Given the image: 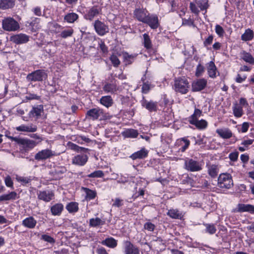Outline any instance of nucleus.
<instances>
[{"label":"nucleus","mask_w":254,"mask_h":254,"mask_svg":"<svg viewBox=\"0 0 254 254\" xmlns=\"http://www.w3.org/2000/svg\"><path fill=\"white\" fill-rule=\"evenodd\" d=\"M122 135L125 138H135L138 136V132L136 129L128 128L122 131Z\"/></svg>","instance_id":"26"},{"label":"nucleus","mask_w":254,"mask_h":254,"mask_svg":"<svg viewBox=\"0 0 254 254\" xmlns=\"http://www.w3.org/2000/svg\"><path fill=\"white\" fill-rule=\"evenodd\" d=\"M86 194V198L91 200L94 199L96 196V192L94 190H91L87 188H84Z\"/></svg>","instance_id":"46"},{"label":"nucleus","mask_w":254,"mask_h":254,"mask_svg":"<svg viewBox=\"0 0 254 254\" xmlns=\"http://www.w3.org/2000/svg\"><path fill=\"white\" fill-rule=\"evenodd\" d=\"M124 252L125 254H139V250L129 241L124 242Z\"/></svg>","instance_id":"10"},{"label":"nucleus","mask_w":254,"mask_h":254,"mask_svg":"<svg viewBox=\"0 0 254 254\" xmlns=\"http://www.w3.org/2000/svg\"><path fill=\"white\" fill-rule=\"evenodd\" d=\"M233 111L234 115L237 118L241 117L244 114L242 106L237 103H235L233 107Z\"/></svg>","instance_id":"38"},{"label":"nucleus","mask_w":254,"mask_h":254,"mask_svg":"<svg viewBox=\"0 0 254 254\" xmlns=\"http://www.w3.org/2000/svg\"><path fill=\"white\" fill-rule=\"evenodd\" d=\"M38 198L45 202H49L54 197V193L50 190H39L37 193Z\"/></svg>","instance_id":"12"},{"label":"nucleus","mask_w":254,"mask_h":254,"mask_svg":"<svg viewBox=\"0 0 254 254\" xmlns=\"http://www.w3.org/2000/svg\"><path fill=\"white\" fill-rule=\"evenodd\" d=\"M167 215L174 219H181L183 216L182 213L177 209L169 210L167 212Z\"/></svg>","instance_id":"41"},{"label":"nucleus","mask_w":254,"mask_h":254,"mask_svg":"<svg viewBox=\"0 0 254 254\" xmlns=\"http://www.w3.org/2000/svg\"><path fill=\"white\" fill-rule=\"evenodd\" d=\"M240 56L241 59H242L246 63L251 64H254V58L250 53L245 51H242L240 53Z\"/></svg>","instance_id":"23"},{"label":"nucleus","mask_w":254,"mask_h":254,"mask_svg":"<svg viewBox=\"0 0 254 254\" xmlns=\"http://www.w3.org/2000/svg\"><path fill=\"white\" fill-rule=\"evenodd\" d=\"M213 36L212 35H210L209 37L204 41L203 45L204 47H207L208 45H210L213 41Z\"/></svg>","instance_id":"59"},{"label":"nucleus","mask_w":254,"mask_h":254,"mask_svg":"<svg viewBox=\"0 0 254 254\" xmlns=\"http://www.w3.org/2000/svg\"><path fill=\"white\" fill-rule=\"evenodd\" d=\"M142 44L144 47L147 50L152 48V44L151 39L148 34L144 33L142 35Z\"/></svg>","instance_id":"36"},{"label":"nucleus","mask_w":254,"mask_h":254,"mask_svg":"<svg viewBox=\"0 0 254 254\" xmlns=\"http://www.w3.org/2000/svg\"><path fill=\"white\" fill-rule=\"evenodd\" d=\"M215 32L219 37H223L224 33L223 28L219 25L215 26Z\"/></svg>","instance_id":"53"},{"label":"nucleus","mask_w":254,"mask_h":254,"mask_svg":"<svg viewBox=\"0 0 254 254\" xmlns=\"http://www.w3.org/2000/svg\"><path fill=\"white\" fill-rule=\"evenodd\" d=\"M100 11L101 9L98 6H93L85 14L84 17L86 20L92 21L95 16L99 14Z\"/></svg>","instance_id":"13"},{"label":"nucleus","mask_w":254,"mask_h":254,"mask_svg":"<svg viewBox=\"0 0 254 254\" xmlns=\"http://www.w3.org/2000/svg\"><path fill=\"white\" fill-rule=\"evenodd\" d=\"M190 123L195 126L199 129H204L207 127V122L204 120H191L190 121Z\"/></svg>","instance_id":"29"},{"label":"nucleus","mask_w":254,"mask_h":254,"mask_svg":"<svg viewBox=\"0 0 254 254\" xmlns=\"http://www.w3.org/2000/svg\"><path fill=\"white\" fill-rule=\"evenodd\" d=\"M204 71V67L201 64H198L196 67L195 75L197 77L201 76L202 73Z\"/></svg>","instance_id":"50"},{"label":"nucleus","mask_w":254,"mask_h":254,"mask_svg":"<svg viewBox=\"0 0 254 254\" xmlns=\"http://www.w3.org/2000/svg\"><path fill=\"white\" fill-rule=\"evenodd\" d=\"M207 171L209 175L213 178H216L219 173V168L217 165L215 164L208 165Z\"/></svg>","instance_id":"30"},{"label":"nucleus","mask_w":254,"mask_h":254,"mask_svg":"<svg viewBox=\"0 0 254 254\" xmlns=\"http://www.w3.org/2000/svg\"><path fill=\"white\" fill-rule=\"evenodd\" d=\"M196 3L201 10L206 9L208 6L207 1L204 2L203 3L200 2H198Z\"/></svg>","instance_id":"63"},{"label":"nucleus","mask_w":254,"mask_h":254,"mask_svg":"<svg viewBox=\"0 0 254 254\" xmlns=\"http://www.w3.org/2000/svg\"><path fill=\"white\" fill-rule=\"evenodd\" d=\"M67 147L71 150L78 152L79 146L72 142H69L67 143Z\"/></svg>","instance_id":"58"},{"label":"nucleus","mask_w":254,"mask_h":254,"mask_svg":"<svg viewBox=\"0 0 254 254\" xmlns=\"http://www.w3.org/2000/svg\"><path fill=\"white\" fill-rule=\"evenodd\" d=\"M16 180L21 183L22 185L26 184L29 183L31 181V179L27 177H21L17 176Z\"/></svg>","instance_id":"49"},{"label":"nucleus","mask_w":254,"mask_h":254,"mask_svg":"<svg viewBox=\"0 0 254 254\" xmlns=\"http://www.w3.org/2000/svg\"><path fill=\"white\" fill-rule=\"evenodd\" d=\"M37 126L35 125L31 124L30 125H21L18 127H16V130L18 131H23V132H33L37 130Z\"/></svg>","instance_id":"19"},{"label":"nucleus","mask_w":254,"mask_h":254,"mask_svg":"<svg viewBox=\"0 0 254 254\" xmlns=\"http://www.w3.org/2000/svg\"><path fill=\"white\" fill-rule=\"evenodd\" d=\"M78 15L74 12L68 13L64 17V20L68 23H73L78 18Z\"/></svg>","instance_id":"35"},{"label":"nucleus","mask_w":254,"mask_h":254,"mask_svg":"<svg viewBox=\"0 0 254 254\" xmlns=\"http://www.w3.org/2000/svg\"><path fill=\"white\" fill-rule=\"evenodd\" d=\"M233 186L231 176L229 174H221L218 178V186L220 188L229 189Z\"/></svg>","instance_id":"2"},{"label":"nucleus","mask_w":254,"mask_h":254,"mask_svg":"<svg viewBox=\"0 0 254 254\" xmlns=\"http://www.w3.org/2000/svg\"><path fill=\"white\" fill-rule=\"evenodd\" d=\"M103 89L106 93L115 94L119 90V87L118 86L117 81L112 79L110 81L105 82L103 87Z\"/></svg>","instance_id":"8"},{"label":"nucleus","mask_w":254,"mask_h":254,"mask_svg":"<svg viewBox=\"0 0 254 254\" xmlns=\"http://www.w3.org/2000/svg\"><path fill=\"white\" fill-rule=\"evenodd\" d=\"M102 114V110L99 108H93L88 110L86 114V118L88 119L97 120Z\"/></svg>","instance_id":"16"},{"label":"nucleus","mask_w":254,"mask_h":254,"mask_svg":"<svg viewBox=\"0 0 254 254\" xmlns=\"http://www.w3.org/2000/svg\"><path fill=\"white\" fill-rule=\"evenodd\" d=\"M216 132L224 139H228L232 136V132L228 128L217 129Z\"/></svg>","instance_id":"32"},{"label":"nucleus","mask_w":254,"mask_h":254,"mask_svg":"<svg viewBox=\"0 0 254 254\" xmlns=\"http://www.w3.org/2000/svg\"><path fill=\"white\" fill-rule=\"evenodd\" d=\"M99 45L100 46V48L102 51L103 53H106L108 51V48L105 45L104 42L102 41V40L100 41V42L99 43Z\"/></svg>","instance_id":"64"},{"label":"nucleus","mask_w":254,"mask_h":254,"mask_svg":"<svg viewBox=\"0 0 254 254\" xmlns=\"http://www.w3.org/2000/svg\"><path fill=\"white\" fill-rule=\"evenodd\" d=\"M149 13L144 9H136L134 11L135 18L139 21L144 23Z\"/></svg>","instance_id":"17"},{"label":"nucleus","mask_w":254,"mask_h":254,"mask_svg":"<svg viewBox=\"0 0 254 254\" xmlns=\"http://www.w3.org/2000/svg\"><path fill=\"white\" fill-rule=\"evenodd\" d=\"M123 200L119 198H116L115 199L114 203L113 204V206L119 207L123 205Z\"/></svg>","instance_id":"60"},{"label":"nucleus","mask_w":254,"mask_h":254,"mask_svg":"<svg viewBox=\"0 0 254 254\" xmlns=\"http://www.w3.org/2000/svg\"><path fill=\"white\" fill-rule=\"evenodd\" d=\"M100 103L107 108H109L113 104V100L110 96H103L100 99Z\"/></svg>","instance_id":"37"},{"label":"nucleus","mask_w":254,"mask_h":254,"mask_svg":"<svg viewBox=\"0 0 254 254\" xmlns=\"http://www.w3.org/2000/svg\"><path fill=\"white\" fill-rule=\"evenodd\" d=\"M74 30L71 28H69L63 30L60 36L61 37L65 39L67 37H71L73 34Z\"/></svg>","instance_id":"44"},{"label":"nucleus","mask_w":254,"mask_h":254,"mask_svg":"<svg viewBox=\"0 0 254 254\" xmlns=\"http://www.w3.org/2000/svg\"><path fill=\"white\" fill-rule=\"evenodd\" d=\"M173 87L176 92L185 94L189 91L190 84L185 77H179L175 79Z\"/></svg>","instance_id":"1"},{"label":"nucleus","mask_w":254,"mask_h":254,"mask_svg":"<svg viewBox=\"0 0 254 254\" xmlns=\"http://www.w3.org/2000/svg\"><path fill=\"white\" fill-rule=\"evenodd\" d=\"M155 228V225L151 222H146L144 225V228L150 232L153 231Z\"/></svg>","instance_id":"52"},{"label":"nucleus","mask_w":254,"mask_h":254,"mask_svg":"<svg viewBox=\"0 0 254 254\" xmlns=\"http://www.w3.org/2000/svg\"><path fill=\"white\" fill-rule=\"evenodd\" d=\"M5 185L9 188H13V182L9 176H7L4 179Z\"/></svg>","instance_id":"56"},{"label":"nucleus","mask_w":254,"mask_h":254,"mask_svg":"<svg viewBox=\"0 0 254 254\" xmlns=\"http://www.w3.org/2000/svg\"><path fill=\"white\" fill-rule=\"evenodd\" d=\"M206 228V232L212 235L215 233L216 231V228L215 226L213 224H203Z\"/></svg>","instance_id":"45"},{"label":"nucleus","mask_w":254,"mask_h":254,"mask_svg":"<svg viewBox=\"0 0 254 254\" xmlns=\"http://www.w3.org/2000/svg\"><path fill=\"white\" fill-rule=\"evenodd\" d=\"M105 224V221L101 220L98 217L95 218H91L89 220V225L91 227H97L100 225H103Z\"/></svg>","instance_id":"42"},{"label":"nucleus","mask_w":254,"mask_h":254,"mask_svg":"<svg viewBox=\"0 0 254 254\" xmlns=\"http://www.w3.org/2000/svg\"><path fill=\"white\" fill-rule=\"evenodd\" d=\"M246 78V75H242L240 74H238L236 78L235 81L237 83H242L243 81H244Z\"/></svg>","instance_id":"57"},{"label":"nucleus","mask_w":254,"mask_h":254,"mask_svg":"<svg viewBox=\"0 0 254 254\" xmlns=\"http://www.w3.org/2000/svg\"><path fill=\"white\" fill-rule=\"evenodd\" d=\"M177 144L182 146L180 149L181 152H184L189 147L190 144V141L185 137H183L177 140Z\"/></svg>","instance_id":"31"},{"label":"nucleus","mask_w":254,"mask_h":254,"mask_svg":"<svg viewBox=\"0 0 254 254\" xmlns=\"http://www.w3.org/2000/svg\"><path fill=\"white\" fill-rule=\"evenodd\" d=\"M88 157L85 154H79L72 159V164L78 166L84 165L88 160Z\"/></svg>","instance_id":"18"},{"label":"nucleus","mask_w":254,"mask_h":254,"mask_svg":"<svg viewBox=\"0 0 254 254\" xmlns=\"http://www.w3.org/2000/svg\"><path fill=\"white\" fill-rule=\"evenodd\" d=\"M237 211L238 212H249L254 213V205L239 203L237 205Z\"/></svg>","instance_id":"20"},{"label":"nucleus","mask_w":254,"mask_h":254,"mask_svg":"<svg viewBox=\"0 0 254 254\" xmlns=\"http://www.w3.org/2000/svg\"><path fill=\"white\" fill-rule=\"evenodd\" d=\"M104 176L103 172L101 170H97L89 174L87 177L89 178H102Z\"/></svg>","instance_id":"47"},{"label":"nucleus","mask_w":254,"mask_h":254,"mask_svg":"<svg viewBox=\"0 0 254 254\" xmlns=\"http://www.w3.org/2000/svg\"><path fill=\"white\" fill-rule=\"evenodd\" d=\"M190 8L192 12L195 14H198L199 12V10L195 4L190 2Z\"/></svg>","instance_id":"55"},{"label":"nucleus","mask_w":254,"mask_h":254,"mask_svg":"<svg viewBox=\"0 0 254 254\" xmlns=\"http://www.w3.org/2000/svg\"><path fill=\"white\" fill-rule=\"evenodd\" d=\"M3 29L7 31H14L19 28L18 23L11 17L5 18L2 20Z\"/></svg>","instance_id":"3"},{"label":"nucleus","mask_w":254,"mask_h":254,"mask_svg":"<svg viewBox=\"0 0 254 254\" xmlns=\"http://www.w3.org/2000/svg\"><path fill=\"white\" fill-rule=\"evenodd\" d=\"M110 60L114 66H118L120 64V61L115 55H112L110 57Z\"/></svg>","instance_id":"51"},{"label":"nucleus","mask_w":254,"mask_h":254,"mask_svg":"<svg viewBox=\"0 0 254 254\" xmlns=\"http://www.w3.org/2000/svg\"><path fill=\"white\" fill-rule=\"evenodd\" d=\"M17 194L15 191H11L8 194H4L0 196V201L14 200L17 198Z\"/></svg>","instance_id":"33"},{"label":"nucleus","mask_w":254,"mask_h":254,"mask_svg":"<svg viewBox=\"0 0 254 254\" xmlns=\"http://www.w3.org/2000/svg\"><path fill=\"white\" fill-rule=\"evenodd\" d=\"M37 224V221L33 217H29L22 221V225L29 229L34 228Z\"/></svg>","instance_id":"27"},{"label":"nucleus","mask_w":254,"mask_h":254,"mask_svg":"<svg viewBox=\"0 0 254 254\" xmlns=\"http://www.w3.org/2000/svg\"><path fill=\"white\" fill-rule=\"evenodd\" d=\"M150 89V85L147 83H144L142 87V92L146 94L148 92Z\"/></svg>","instance_id":"61"},{"label":"nucleus","mask_w":254,"mask_h":254,"mask_svg":"<svg viewBox=\"0 0 254 254\" xmlns=\"http://www.w3.org/2000/svg\"><path fill=\"white\" fill-rule=\"evenodd\" d=\"M64 209L63 205L61 203H57L51 208V211L54 215H60Z\"/></svg>","instance_id":"39"},{"label":"nucleus","mask_w":254,"mask_h":254,"mask_svg":"<svg viewBox=\"0 0 254 254\" xmlns=\"http://www.w3.org/2000/svg\"><path fill=\"white\" fill-rule=\"evenodd\" d=\"M144 23L148 24L153 29H157L159 26L158 18L156 15L149 14Z\"/></svg>","instance_id":"15"},{"label":"nucleus","mask_w":254,"mask_h":254,"mask_svg":"<svg viewBox=\"0 0 254 254\" xmlns=\"http://www.w3.org/2000/svg\"><path fill=\"white\" fill-rule=\"evenodd\" d=\"M148 151L145 148H142L140 150L134 152L131 154L130 158L132 160H136L137 159H143L147 157L148 155Z\"/></svg>","instance_id":"22"},{"label":"nucleus","mask_w":254,"mask_h":254,"mask_svg":"<svg viewBox=\"0 0 254 254\" xmlns=\"http://www.w3.org/2000/svg\"><path fill=\"white\" fill-rule=\"evenodd\" d=\"M41 239L43 240H44L46 242H49L51 244H53L55 243V241L51 236L47 235H42Z\"/></svg>","instance_id":"54"},{"label":"nucleus","mask_w":254,"mask_h":254,"mask_svg":"<svg viewBox=\"0 0 254 254\" xmlns=\"http://www.w3.org/2000/svg\"><path fill=\"white\" fill-rule=\"evenodd\" d=\"M207 80L204 78L199 79L192 83V90L199 91L203 89L206 86Z\"/></svg>","instance_id":"14"},{"label":"nucleus","mask_w":254,"mask_h":254,"mask_svg":"<svg viewBox=\"0 0 254 254\" xmlns=\"http://www.w3.org/2000/svg\"><path fill=\"white\" fill-rule=\"evenodd\" d=\"M94 27L96 32L101 36L105 35L109 31L108 26L99 20L95 21Z\"/></svg>","instance_id":"6"},{"label":"nucleus","mask_w":254,"mask_h":254,"mask_svg":"<svg viewBox=\"0 0 254 254\" xmlns=\"http://www.w3.org/2000/svg\"><path fill=\"white\" fill-rule=\"evenodd\" d=\"M101 244L109 248H114L117 245V242L115 239L111 237L107 238L105 240L101 242Z\"/></svg>","instance_id":"40"},{"label":"nucleus","mask_w":254,"mask_h":254,"mask_svg":"<svg viewBox=\"0 0 254 254\" xmlns=\"http://www.w3.org/2000/svg\"><path fill=\"white\" fill-rule=\"evenodd\" d=\"M254 36V31L248 28L246 29L243 34L241 36V40L244 41H249L252 40Z\"/></svg>","instance_id":"34"},{"label":"nucleus","mask_w":254,"mask_h":254,"mask_svg":"<svg viewBox=\"0 0 254 254\" xmlns=\"http://www.w3.org/2000/svg\"><path fill=\"white\" fill-rule=\"evenodd\" d=\"M55 155V152L52 150L46 149L42 150L35 155V159L37 161L45 160Z\"/></svg>","instance_id":"9"},{"label":"nucleus","mask_w":254,"mask_h":254,"mask_svg":"<svg viewBox=\"0 0 254 254\" xmlns=\"http://www.w3.org/2000/svg\"><path fill=\"white\" fill-rule=\"evenodd\" d=\"M201 113L202 112L200 110L195 109L193 114L190 117L189 121L191 120H197V118L200 117Z\"/></svg>","instance_id":"48"},{"label":"nucleus","mask_w":254,"mask_h":254,"mask_svg":"<svg viewBox=\"0 0 254 254\" xmlns=\"http://www.w3.org/2000/svg\"><path fill=\"white\" fill-rule=\"evenodd\" d=\"M15 4V0H0V8L3 10L13 8Z\"/></svg>","instance_id":"24"},{"label":"nucleus","mask_w":254,"mask_h":254,"mask_svg":"<svg viewBox=\"0 0 254 254\" xmlns=\"http://www.w3.org/2000/svg\"><path fill=\"white\" fill-rule=\"evenodd\" d=\"M10 41L16 44H22L29 41V36L23 33L15 34L10 37Z\"/></svg>","instance_id":"11"},{"label":"nucleus","mask_w":254,"mask_h":254,"mask_svg":"<svg viewBox=\"0 0 254 254\" xmlns=\"http://www.w3.org/2000/svg\"><path fill=\"white\" fill-rule=\"evenodd\" d=\"M142 106L150 112L157 110V103L153 101H148L143 99L141 102Z\"/></svg>","instance_id":"21"},{"label":"nucleus","mask_w":254,"mask_h":254,"mask_svg":"<svg viewBox=\"0 0 254 254\" xmlns=\"http://www.w3.org/2000/svg\"><path fill=\"white\" fill-rule=\"evenodd\" d=\"M47 76L46 73L44 70H36L26 76V79L29 82L42 81Z\"/></svg>","instance_id":"5"},{"label":"nucleus","mask_w":254,"mask_h":254,"mask_svg":"<svg viewBox=\"0 0 254 254\" xmlns=\"http://www.w3.org/2000/svg\"><path fill=\"white\" fill-rule=\"evenodd\" d=\"M10 138L12 140L22 145L24 148L28 149L33 148L38 143L35 141L28 139L18 138L14 137H10Z\"/></svg>","instance_id":"7"},{"label":"nucleus","mask_w":254,"mask_h":254,"mask_svg":"<svg viewBox=\"0 0 254 254\" xmlns=\"http://www.w3.org/2000/svg\"><path fill=\"white\" fill-rule=\"evenodd\" d=\"M78 204L77 202H71L66 206V208L69 213L76 212L78 210Z\"/></svg>","instance_id":"43"},{"label":"nucleus","mask_w":254,"mask_h":254,"mask_svg":"<svg viewBox=\"0 0 254 254\" xmlns=\"http://www.w3.org/2000/svg\"><path fill=\"white\" fill-rule=\"evenodd\" d=\"M185 169L190 172H198L202 170V164L192 159L187 158L185 161Z\"/></svg>","instance_id":"4"},{"label":"nucleus","mask_w":254,"mask_h":254,"mask_svg":"<svg viewBox=\"0 0 254 254\" xmlns=\"http://www.w3.org/2000/svg\"><path fill=\"white\" fill-rule=\"evenodd\" d=\"M43 105H37L36 106L33 107L32 108V110L29 113V114L32 117L38 118L41 116V114L43 112Z\"/></svg>","instance_id":"25"},{"label":"nucleus","mask_w":254,"mask_h":254,"mask_svg":"<svg viewBox=\"0 0 254 254\" xmlns=\"http://www.w3.org/2000/svg\"><path fill=\"white\" fill-rule=\"evenodd\" d=\"M207 70L209 77L211 78L216 77L217 71L214 62L211 61L208 64Z\"/></svg>","instance_id":"28"},{"label":"nucleus","mask_w":254,"mask_h":254,"mask_svg":"<svg viewBox=\"0 0 254 254\" xmlns=\"http://www.w3.org/2000/svg\"><path fill=\"white\" fill-rule=\"evenodd\" d=\"M238 152H232L229 154V158L231 161H236L238 159Z\"/></svg>","instance_id":"62"}]
</instances>
